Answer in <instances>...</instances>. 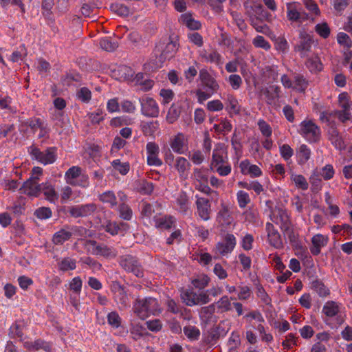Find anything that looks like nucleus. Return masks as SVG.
<instances>
[{"instance_id": "obj_55", "label": "nucleus", "mask_w": 352, "mask_h": 352, "mask_svg": "<svg viewBox=\"0 0 352 352\" xmlns=\"http://www.w3.org/2000/svg\"><path fill=\"white\" fill-rule=\"evenodd\" d=\"M99 44L102 49L107 52H113L118 47V43L112 41L109 37L101 38Z\"/></svg>"}, {"instance_id": "obj_3", "label": "nucleus", "mask_w": 352, "mask_h": 352, "mask_svg": "<svg viewBox=\"0 0 352 352\" xmlns=\"http://www.w3.org/2000/svg\"><path fill=\"white\" fill-rule=\"evenodd\" d=\"M84 245L89 253L104 257L106 259H113L118 255V251L114 247L109 246L103 243L87 240L85 241Z\"/></svg>"}, {"instance_id": "obj_17", "label": "nucleus", "mask_w": 352, "mask_h": 352, "mask_svg": "<svg viewBox=\"0 0 352 352\" xmlns=\"http://www.w3.org/2000/svg\"><path fill=\"white\" fill-rule=\"evenodd\" d=\"M190 205L189 197L184 191H181L175 197L174 207L179 213L186 215L190 212Z\"/></svg>"}, {"instance_id": "obj_56", "label": "nucleus", "mask_w": 352, "mask_h": 352, "mask_svg": "<svg viewBox=\"0 0 352 352\" xmlns=\"http://www.w3.org/2000/svg\"><path fill=\"white\" fill-rule=\"evenodd\" d=\"M316 170L324 180L331 179L335 174L334 168L331 164H327L322 168Z\"/></svg>"}, {"instance_id": "obj_16", "label": "nucleus", "mask_w": 352, "mask_h": 352, "mask_svg": "<svg viewBox=\"0 0 352 352\" xmlns=\"http://www.w3.org/2000/svg\"><path fill=\"white\" fill-rule=\"evenodd\" d=\"M270 219L278 225L282 230H287L291 226L289 216L287 210L283 208L275 209L270 215Z\"/></svg>"}, {"instance_id": "obj_37", "label": "nucleus", "mask_w": 352, "mask_h": 352, "mask_svg": "<svg viewBox=\"0 0 352 352\" xmlns=\"http://www.w3.org/2000/svg\"><path fill=\"white\" fill-rule=\"evenodd\" d=\"M179 21L183 25L192 30H197L201 28L200 22L194 19L190 12L182 14Z\"/></svg>"}, {"instance_id": "obj_6", "label": "nucleus", "mask_w": 352, "mask_h": 352, "mask_svg": "<svg viewBox=\"0 0 352 352\" xmlns=\"http://www.w3.org/2000/svg\"><path fill=\"white\" fill-rule=\"evenodd\" d=\"M156 48L161 52L158 58L162 65L164 61L175 56L179 48V44L177 41L168 38H166L162 43H160Z\"/></svg>"}, {"instance_id": "obj_36", "label": "nucleus", "mask_w": 352, "mask_h": 352, "mask_svg": "<svg viewBox=\"0 0 352 352\" xmlns=\"http://www.w3.org/2000/svg\"><path fill=\"white\" fill-rule=\"evenodd\" d=\"M181 298L187 306L192 307L199 305L197 293L192 289H188L181 294Z\"/></svg>"}, {"instance_id": "obj_25", "label": "nucleus", "mask_w": 352, "mask_h": 352, "mask_svg": "<svg viewBox=\"0 0 352 352\" xmlns=\"http://www.w3.org/2000/svg\"><path fill=\"white\" fill-rule=\"evenodd\" d=\"M98 199L111 209H116L119 204L118 192L113 190H106L98 196Z\"/></svg>"}, {"instance_id": "obj_30", "label": "nucleus", "mask_w": 352, "mask_h": 352, "mask_svg": "<svg viewBox=\"0 0 352 352\" xmlns=\"http://www.w3.org/2000/svg\"><path fill=\"white\" fill-rule=\"evenodd\" d=\"M155 226L161 230H169L175 223L172 216H155L153 219Z\"/></svg>"}, {"instance_id": "obj_18", "label": "nucleus", "mask_w": 352, "mask_h": 352, "mask_svg": "<svg viewBox=\"0 0 352 352\" xmlns=\"http://www.w3.org/2000/svg\"><path fill=\"white\" fill-rule=\"evenodd\" d=\"M37 177H31L25 182L20 188L22 194L31 197H39L41 195V184H38Z\"/></svg>"}, {"instance_id": "obj_38", "label": "nucleus", "mask_w": 352, "mask_h": 352, "mask_svg": "<svg viewBox=\"0 0 352 352\" xmlns=\"http://www.w3.org/2000/svg\"><path fill=\"white\" fill-rule=\"evenodd\" d=\"M230 300H232V298H229V297L226 295L221 297L218 301L215 302L214 309H217L218 313H224L228 312L232 309V302Z\"/></svg>"}, {"instance_id": "obj_10", "label": "nucleus", "mask_w": 352, "mask_h": 352, "mask_svg": "<svg viewBox=\"0 0 352 352\" xmlns=\"http://www.w3.org/2000/svg\"><path fill=\"white\" fill-rule=\"evenodd\" d=\"M54 109L52 112V120L54 122V125L57 127L62 128V131L60 133L63 132L65 126V116L63 109L66 107V101L61 98H56L54 100Z\"/></svg>"}, {"instance_id": "obj_34", "label": "nucleus", "mask_w": 352, "mask_h": 352, "mask_svg": "<svg viewBox=\"0 0 352 352\" xmlns=\"http://www.w3.org/2000/svg\"><path fill=\"white\" fill-rule=\"evenodd\" d=\"M340 305L335 301L329 300L326 302L322 307V312L327 317H336L340 312Z\"/></svg>"}, {"instance_id": "obj_50", "label": "nucleus", "mask_w": 352, "mask_h": 352, "mask_svg": "<svg viewBox=\"0 0 352 352\" xmlns=\"http://www.w3.org/2000/svg\"><path fill=\"white\" fill-rule=\"evenodd\" d=\"M308 81L302 74H296L293 89L299 92H303L307 88Z\"/></svg>"}, {"instance_id": "obj_21", "label": "nucleus", "mask_w": 352, "mask_h": 352, "mask_svg": "<svg viewBox=\"0 0 352 352\" xmlns=\"http://www.w3.org/2000/svg\"><path fill=\"white\" fill-rule=\"evenodd\" d=\"M265 230L267 234V241L269 244L276 249H280L283 247L280 234L274 228L272 223L267 222L265 225Z\"/></svg>"}, {"instance_id": "obj_2", "label": "nucleus", "mask_w": 352, "mask_h": 352, "mask_svg": "<svg viewBox=\"0 0 352 352\" xmlns=\"http://www.w3.org/2000/svg\"><path fill=\"white\" fill-rule=\"evenodd\" d=\"M133 310L136 316L142 320L161 313L157 300L153 297L137 298L133 302Z\"/></svg>"}, {"instance_id": "obj_48", "label": "nucleus", "mask_w": 352, "mask_h": 352, "mask_svg": "<svg viewBox=\"0 0 352 352\" xmlns=\"http://www.w3.org/2000/svg\"><path fill=\"white\" fill-rule=\"evenodd\" d=\"M210 278L206 274L197 275L191 281L192 285L197 289H203L209 284Z\"/></svg>"}, {"instance_id": "obj_44", "label": "nucleus", "mask_w": 352, "mask_h": 352, "mask_svg": "<svg viewBox=\"0 0 352 352\" xmlns=\"http://www.w3.org/2000/svg\"><path fill=\"white\" fill-rule=\"evenodd\" d=\"M237 185L242 188L250 190H253L256 195H259L263 191V186L258 181H252L250 183L247 182H239Z\"/></svg>"}, {"instance_id": "obj_46", "label": "nucleus", "mask_w": 352, "mask_h": 352, "mask_svg": "<svg viewBox=\"0 0 352 352\" xmlns=\"http://www.w3.org/2000/svg\"><path fill=\"white\" fill-rule=\"evenodd\" d=\"M0 6L6 10L8 9L10 6H17L22 14L25 13V6L23 0H0Z\"/></svg>"}, {"instance_id": "obj_22", "label": "nucleus", "mask_w": 352, "mask_h": 352, "mask_svg": "<svg viewBox=\"0 0 352 352\" xmlns=\"http://www.w3.org/2000/svg\"><path fill=\"white\" fill-rule=\"evenodd\" d=\"M173 151L177 154H184L188 149V140L182 133H178L169 142Z\"/></svg>"}, {"instance_id": "obj_43", "label": "nucleus", "mask_w": 352, "mask_h": 352, "mask_svg": "<svg viewBox=\"0 0 352 352\" xmlns=\"http://www.w3.org/2000/svg\"><path fill=\"white\" fill-rule=\"evenodd\" d=\"M158 121L144 122L141 124V130L144 135H153L158 129Z\"/></svg>"}, {"instance_id": "obj_24", "label": "nucleus", "mask_w": 352, "mask_h": 352, "mask_svg": "<svg viewBox=\"0 0 352 352\" xmlns=\"http://www.w3.org/2000/svg\"><path fill=\"white\" fill-rule=\"evenodd\" d=\"M226 162H228L226 148L223 144H217L212 151L210 168Z\"/></svg>"}, {"instance_id": "obj_13", "label": "nucleus", "mask_w": 352, "mask_h": 352, "mask_svg": "<svg viewBox=\"0 0 352 352\" xmlns=\"http://www.w3.org/2000/svg\"><path fill=\"white\" fill-rule=\"evenodd\" d=\"M82 286V280L80 276L74 277L69 284L70 302L76 309L79 305Z\"/></svg>"}, {"instance_id": "obj_20", "label": "nucleus", "mask_w": 352, "mask_h": 352, "mask_svg": "<svg viewBox=\"0 0 352 352\" xmlns=\"http://www.w3.org/2000/svg\"><path fill=\"white\" fill-rule=\"evenodd\" d=\"M96 210V204L94 203H89L71 207L69 209V213L74 217H85L93 214Z\"/></svg>"}, {"instance_id": "obj_29", "label": "nucleus", "mask_w": 352, "mask_h": 352, "mask_svg": "<svg viewBox=\"0 0 352 352\" xmlns=\"http://www.w3.org/2000/svg\"><path fill=\"white\" fill-rule=\"evenodd\" d=\"M199 56L201 61L210 63H215L219 65L221 63V56L216 50H211L208 52L206 50H201L199 51Z\"/></svg>"}, {"instance_id": "obj_7", "label": "nucleus", "mask_w": 352, "mask_h": 352, "mask_svg": "<svg viewBox=\"0 0 352 352\" xmlns=\"http://www.w3.org/2000/svg\"><path fill=\"white\" fill-rule=\"evenodd\" d=\"M56 149L54 147L47 148L45 151H41L36 146L32 145L28 148V152L33 160L46 165L52 164L56 160Z\"/></svg>"}, {"instance_id": "obj_11", "label": "nucleus", "mask_w": 352, "mask_h": 352, "mask_svg": "<svg viewBox=\"0 0 352 352\" xmlns=\"http://www.w3.org/2000/svg\"><path fill=\"white\" fill-rule=\"evenodd\" d=\"M313 42L311 36L306 32H300L299 41L294 46V50L299 54L301 58L307 57L311 50Z\"/></svg>"}, {"instance_id": "obj_33", "label": "nucleus", "mask_w": 352, "mask_h": 352, "mask_svg": "<svg viewBox=\"0 0 352 352\" xmlns=\"http://www.w3.org/2000/svg\"><path fill=\"white\" fill-rule=\"evenodd\" d=\"M226 100V109L230 115H237L241 112V106L232 94H228Z\"/></svg>"}, {"instance_id": "obj_14", "label": "nucleus", "mask_w": 352, "mask_h": 352, "mask_svg": "<svg viewBox=\"0 0 352 352\" xmlns=\"http://www.w3.org/2000/svg\"><path fill=\"white\" fill-rule=\"evenodd\" d=\"M119 204L116 208L119 213V217L126 221H130L133 217V211L131 207L126 204L127 195L122 190L118 192Z\"/></svg>"}, {"instance_id": "obj_27", "label": "nucleus", "mask_w": 352, "mask_h": 352, "mask_svg": "<svg viewBox=\"0 0 352 352\" xmlns=\"http://www.w3.org/2000/svg\"><path fill=\"white\" fill-rule=\"evenodd\" d=\"M328 139L336 149L339 151L345 149L346 144L343 138L336 128L331 126L329 129Z\"/></svg>"}, {"instance_id": "obj_64", "label": "nucleus", "mask_w": 352, "mask_h": 352, "mask_svg": "<svg viewBox=\"0 0 352 352\" xmlns=\"http://www.w3.org/2000/svg\"><path fill=\"white\" fill-rule=\"evenodd\" d=\"M271 173L276 179H280L285 177V168L282 164L271 165Z\"/></svg>"}, {"instance_id": "obj_58", "label": "nucleus", "mask_w": 352, "mask_h": 352, "mask_svg": "<svg viewBox=\"0 0 352 352\" xmlns=\"http://www.w3.org/2000/svg\"><path fill=\"white\" fill-rule=\"evenodd\" d=\"M181 113L180 108L173 104L169 108L167 115L166 120L168 123H174L179 117Z\"/></svg>"}, {"instance_id": "obj_61", "label": "nucleus", "mask_w": 352, "mask_h": 352, "mask_svg": "<svg viewBox=\"0 0 352 352\" xmlns=\"http://www.w3.org/2000/svg\"><path fill=\"white\" fill-rule=\"evenodd\" d=\"M254 241V238L253 235L249 233H246L241 238L240 245L245 251H250L253 248Z\"/></svg>"}, {"instance_id": "obj_62", "label": "nucleus", "mask_w": 352, "mask_h": 352, "mask_svg": "<svg viewBox=\"0 0 352 352\" xmlns=\"http://www.w3.org/2000/svg\"><path fill=\"white\" fill-rule=\"evenodd\" d=\"M118 72L120 78L123 80H132L134 76L133 70L130 67L126 65L120 66Z\"/></svg>"}, {"instance_id": "obj_15", "label": "nucleus", "mask_w": 352, "mask_h": 352, "mask_svg": "<svg viewBox=\"0 0 352 352\" xmlns=\"http://www.w3.org/2000/svg\"><path fill=\"white\" fill-rule=\"evenodd\" d=\"M87 183V177L82 174L81 168L72 166L67 170V184L85 186Z\"/></svg>"}, {"instance_id": "obj_35", "label": "nucleus", "mask_w": 352, "mask_h": 352, "mask_svg": "<svg viewBox=\"0 0 352 352\" xmlns=\"http://www.w3.org/2000/svg\"><path fill=\"white\" fill-rule=\"evenodd\" d=\"M300 4L296 2H291L286 3L287 17L291 22H298Z\"/></svg>"}, {"instance_id": "obj_4", "label": "nucleus", "mask_w": 352, "mask_h": 352, "mask_svg": "<svg viewBox=\"0 0 352 352\" xmlns=\"http://www.w3.org/2000/svg\"><path fill=\"white\" fill-rule=\"evenodd\" d=\"M298 133L309 143L318 142L321 138L320 128L311 120H304L298 129Z\"/></svg>"}, {"instance_id": "obj_12", "label": "nucleus", "mask_w": 352, "mask_h": 352, "mask_svg": "<svg viewBox=\"0 0 352 352\" xmlns=\"http://www.w3.org/2000/svg\"><path fill=\"white\" fill-rule=\"evenodd\" d=\"M111 292L113 293L114 299L119 305L120 309H125L129 306V298L124 287L118 281L112 283L111 286Z\"/></svg>"}, {"instance_id": "obj_63", "label": "nucleus", "mask_w": 352, "mask_h": 352, "mask_svg": "<svg viewBox=\"0 0 352 352\" xmlns=\"http://www.w3.org/2000/svg\"><path fill=\"white\" fill-rule=\"evenodd\" d=\"M52 210L48 207H40L37 208L34 212V215L40 220H45L50 219L52 217Z\"/></svg>"}, {"instance_id": "obj_53", "label": "nucleus", "mask_w": 352, "mask_h": 352, "mask_svg": "<svg viewBox=\"0 0 352 352\" xmlns=\"http://www.w3.org/2000/svg\"><path fill=\"white\" fill-rule=\"evenodd\" d=\"M291 180L294 182L297 188L303 190H307L309 188L308 182H307L305 177L302 175L292 173Z\"/></svg>"}, {"instance_id": "obj_52", "label": "nucleus", "mask_w": 352, "mask_h": 352, "mask_svg": "<svg viewBox=\"0 0 352 352\" xmlns=\"http://www.w3.org/2000/svg\"><path fill=\"white\" fill-rule=\"evenodd\" d=\"M91 92L87 87H81L76 90V99L83 103H89L91 99Z\"/></svg>"}, {"instance_id": "obj_54", "label": "nucleus", "mask_w": 352, "mask_h": 352, "mask_svg": "<svg viewBox=\"0 0 352 352\" xmlns=\"http://www.w3.org/2000/svg\"><path fill=\"white\" fill-rule=\"evenodd\" d=\"M337 41L339 45L346 50L352 47V40L350 36L344 32H339L337 34Z\"/></svg>"}, {"instance_id": "obj_28", "label": "nucleus", "mask_w": 352, "mask_h": 352, "mask_svg": "<svg viewBox=\"0 0 352 352\" xmlns=\"http://www.w3.org/2000/svg\"><path fill=\"white\" fill-rule=\"evenodd\" d=\"M214 304H210L208 306L201 307L199 312L200 319L206 324L216 322L217 317L214 314Z\"/></svg>"}, {"instance_id": "obj_47", "label": "nucleus", "mask_w": 352, "mask_h": 352, "mask_svg": "<svg viewBox=\"0 0 352 352\" xmlns=\"http://www.w3.org/2000/svg\"><path fill=\"white\" fill-rule=\"evenodd\" d=\"M311 288L318 294L320 297H326L330 294V290L324 285V284L316 280L311 283Z\"/></svg>"}, {"instance_id": "obj_9", "label": "nucleus", "mask_w": 352, "mask_h": 352, "mask_svg": "<svg viewBox=\"0 0 352 352\" xmlns=\"http://www.w3.org/2000/svg\"><path fill=\"white\" fill-rule=\"evenodd\" d=\"M236 245V239L233 234L227 233L222 241L218 242L214 248L216 254L222 256L232 252Z\"/></svg>"}, {"instance_id": "obj_57", "label": "nucleus", "mask_w": 352, "mask_h": 352, "mask_svg": "<svg viewBox=\"0 0 352 352\" xmlns=\"http://www.w3.org/2000/svg\"><path fill=\"white\" fill-rule=\"evenodd\" d=\"M338 104L342 109L351 110L352 102L347 92H342L339 94Z\"/></svg>"}, {"instance_id": "obj_23", "label": "nucleus", "mask_w": 352, "mask_h": 352, "mask_svg": "<svg viewBox=\"0 0 352 352\" xmlns=\"http://www.w3.org/2000/svg\"><path fill=\"white\" fill-rule=\"evenodd\" d=\"M196 206L199 217L204 221H208L210 218L211 205L209 199L199 197L196 195Z\"/></svg>"}, {"instance_id": "obj_26", "label": "nucleus", "mask_w": 352, "mask_h": 352, "mask_svg": "<svg viewBox=\"0 0 352 352\" xmlns=\"http://www.w3.org/2000/svg\"><path fill=\"white\" fill-rule=\"evenodd\" d=\"M329 238L321 234H316L311 238V247L310 248L311 253L317 256L320 254L322 248L327 245Z\"/></svg>"}, {"instance_id": "obj_41", "label": "nucleus", "mask_w": 352, "mask_h": 352, "mask_svg": "<svg viewBox=\"0 0 352 352\" xmlns=\"http://www.w3.org/2000/svg\"><path fill=\"white\" fill-rule=\"evenodd\" d=\"M282 231L287 235L293 248H301V242L299 240L298 234L291 228V226L287 230H283Z\"/></svg>"}, {"instance_id": "obj_45", "label": "nucleus", "mask_w": 352, "mask_h": 352, "mask_svg": "<svg viewBox=\"0 0 352 352\" xmlns=\"http://www.w3.org/2000/svg\"><path fill=\"white\" fill-rule=\"evenodd\" d=\"M298 162L299 164H305L310 158L311 150L306 144L300 146L297 152Z\"/></svg>"}, {"instance_id": "obj_59", "label": "nucleus", "mask_w": 352, "mask_h": 352, "mask_svg": "<svg viewBox=\"0 0 352 352\" xmlns=\"http://www.w3.org/2000/svg\"><path fill=\"white\" fill-rule=\"evenodd\" d=\"M211 168L214 169L221 177L229 175L232 171L231 165L228 162L212 166Z\"/></svg>"}, {"instance_id": "obj_1", "label": "nucleus", "mask_w": 352, "mask_h": 352, "mask_svg": "<svg viewBox=\"0 0 352 352\" xmlns=\"http://www.w3.org/2000/svg\"><path fill=\"white\" fill-rule=\"evenodd\" d=\"M200 83L195 91L199 103H203L217 93L220 86L217 80L207 69H201L199 73Z\"/></svg>"}, {"instance_id": "obj_8", "label": "nucleus", "mask_w": 352, "mask_h": 352, "mask_svg": "<svg viewBox=\"0 0 352 352\" xmlns=\"http://www.w3.org/2000/svg\"><path fill=\"white\" fill-rule=\"evenodd\" d=\"M141 113L147 118H157L160 113V108L157 102L151 97L144 96L139 98Z\"/></svg>"}, {"instance_id": "obj_5", "label": "nucleus", "mask_w": 352, "mask_h": 352, "mask_svg": "<svg viewBox=\"0 0 352 352\" xmlns=\"http://www.w3.org/2000/svg\"><path fill=\"white\" fill-rule=\"evenodd\" d=\"M120 266L127 272L133 274L137 277H143L144 270L138 258L133 255L122 256L119 259Z\"/></svg>"}, {"instance_id": "obj_40", "label": "nucleus", "mask_w": 352, "mask_h": 352, "mask_svg": "<svg viewBox=\"0 0 352 352\" xmlns=\"http://www.w3.org/2000/svg\"><path fill=\"white\" fill-rule=\"evenodd\" d=\"M192 179L194 184L199 183H208V170L206 168H196L193 170Z\"/></svg>"}, {"instance_id": "obj_49", "label": "nucleus", "mask_w": 352, "mask_h": 352, "mask_svg": "<svg viewBox=\"0 0 352 352\" xmlns=\"http://www.w3.org/2000/svg\"><path fill=\"white\" fill-rule=\"evenodd\" d=\"M184 335L191 341L197 340L200 336L199 329L192 325H187L184 327Z\"/></svg>"}, {"instance_id": "obj_31", "label": "nucleus", "mask_w": 352, "mask_h": 352, "mask_svg": "<svg viewBox=\"0 0 352 352\" xmlns=\"http://www.w3.org/2000/svg\"><path fill=\"white\" fill-rule=\"evenodd\" d=\"M43 194L45 198L50 201H54L58 198V195L52 182H47L41 184V195Z\"/></svg>"}, {"instance_id": "obj_51", "label": "nucleus", "mask_w": 352, "mask_h": 352, "mask_svg": "<svg viewBox=\"0 0 352 352\" xmlns=\"http://www.w3.org/2000/svg\"><path fill=\"white\" fill-rule=\"evenodd\" d=\"M111 166L116 171L121 175H126L130 170V164L129 162H121L120 160L116 159L111 162Z\"/></svg>"}, {"instance_id": "obj_19", "label": "nucleus", "mask_w": 352, "mask_h": 352, "mask_svg": "<svg viewBox=\"0 0 352 352\" xmlns=\"http://www.w3.org/2000/svg\"><path fill=\"white\" fill-rule=\"evenodd\" d=\"M239 166L241 173L243 175H248L251 178H256L263 175L261 168L256 164H251L248 159L242 160Z\"/></svg>"}, {"instance_id": "obj_60", "label": "nucleus", "mask_w": 352, "mask_h": 352, "mask_svg": "<svg viewBox=\"0 0 352 352\" xmlns=\"http://www.w3.org/2000/svg\"><path fill=\"white\" fill-rule=\"evenodd\" d=\"M315 31L322 38H327L331 33V30L326 22L316 24Z\"/></svg>"}, {"instance_id": "obj_32", "label": "nucleus", "mask_w": 352, "mask_h": 352, "mask_svg": "<svg viewBox=\"0 0 352 352\" xmlns=\"http://www.w3.org/2000/svg\"><path fill=\"white\" fill-rule=\"evenodd\" d=\"M190 163L184 157H177L175 159V168L180 177H186L190 168Z\"/></svg>"}, {"instance_id": "obj_39", "label": "nucleus", "mask_w": 352, "mask_h": 352, "mask_svg": "<svg viewBox=\"0 0 352 352\" xmlns=\"http://www.w3.org/2000/svg\"><path fill=\"white\" fill-rule=\"evenodd\" d=\"M305 65L311 73H317L322 69V64L317 55L309 57L305 62Z\"/></svg>"}, {"instance_id": "obj_42", "label": "nucleus", "mask_w": 352, "mask_h": 352, "mask_svg": "<svg viewBox=\"0 0 352 352\" xmlns=\"http://www.w3.org/2000/svg\"><path fill=\"white\" fill-rule=\"evenodd\" d=\"M217 220L222 226H228L232 223V217L228 208H222L218 212Z\"/></svg>"}]
</instances>
